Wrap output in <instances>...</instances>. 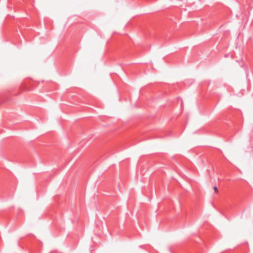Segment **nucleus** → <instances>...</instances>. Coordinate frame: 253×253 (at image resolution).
<instances>
[{
    "mask_svg": "<svg viewBox=\"0 0 253 253\" xmlns=\"http://www.w3.org/2000/svg\"><path fill=\"white\" fill-rule=\"evenodd\" d=\"M213 189H214V190L215 192H218V189H217V187L216 186H214L213 187Z\"/></svg>",
    "mask_w": 253,
    "mask_h": 253,
    "instance_id": "f257e3e1",
    "label": "nucleus"
}]
</instances>
